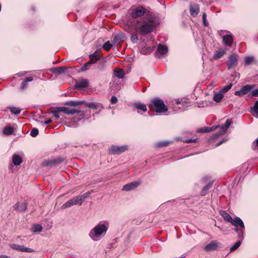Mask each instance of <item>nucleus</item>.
Here are the masks:
<instances>
[{"instance_id":"nucleus-60","label":"nucleus","mask_w":258,"mask_h":258,"mask_svg":"<svg viewBox=\"0 0 258 258\" xmlns=\"http://www.w3.org/2000/svg\"><path fill=\"white\" fill-rule=\"evenodd\" d=\"M258 147V138H257L252 144V148L254 150L255 147Z\"/></svg>"},{"instance_id":"nucleus-34","label":"nucleus","mask_w":258,"mask_h":258,"mask_svg":"<svg viewBox=\"0 0 258 258\" xmlns=\"http://www.w3.org/2000/svg\"><path fill=\"white\" fill-rule=\"evenodd\" d=\"M134 107L137 109L141 110L144 112L147 111V107L145 104L136 103L134 104Z\"/></svg>"},{"instance_id":"nucleus-45","label":"nucleus","mask_w":258,"mask_h":258,"mask_svg":"<svg viewBox=\"0 0 258 258\" xmlns=\"http://www.w3.org/2000/svg\"><path fill=\"white\" fill-rule=\"evenodd\" d=\"M169 141L159 142L156 144V146L158 147H166L169 144Z\"/></svg>"},{"instance_id":"nucleus-3","label":"nucleus","mask_w":258,"mask_h":258,"mask_svg":"<svg viewBox=\"0 0 258 258\" xmlns=\"http://www.w3.org/2000/svg\"><path fill=\"white\" fill-rule=\"evenodd\" d=\"M148 107L150 110L158 113H165L168 111V107L165 105L164 101L158 97L153 98Z\"/></svg>"},{"instance_id":"nucleus-27","label":"nucleus","mask_w":258,"mask_h":258,"mask_svg":"<svg viewBox=\"0 0 258 258\" xmlns=\"http://www.w3.org/2000/svg\"><path fill=\"white\" fill-rule=\"evenodd\" d=\"M99 52V50L97 49L93 53L89 55V58L91 60H94L95 62L98 60H100L101 56L98 54Z\"/></svg>"},{"instance_id":"nucleus-2","label":"nucleus","mask_w":258,"mask_h":258,"mask_svg":"<svg viewBox=\"0 0 258 258\" xmlns=\"http://www.w3.org/2000/svg\"><path fill=\"white\" fill-rule=\"evenodd\" d=\"M108 227L109 224L107 222H100L91 229L89 236L94 241L99 240L105 235Z\"/></svg>"},{"instance_id":"nucleus-13","label":"nucleus","mask_w":258,"mask_h":258,"mask_svg":"<svg viewBox=\"0 0 258 258\" xmlns=\"http://www.w3.org/2000/svg\"><path fill=\"white\" fill-rule=\"evenodd\" d=\"M59 107V110L61 111V112H62L64 114L67 115H73L75 113H79L81 112V110L76 109H70V108L66 107Z\"/></svg>"},{"instance_id":"nucleus-40","label":"nucleus","mask_w":258,"mask_h":258,"mask_svg":"<svg viewBox=\"0 0 258 258\" xmlns=\"http://www.w3.org/2000/svg\"><path fill=\"white\" fill-rule=\"evenodd\" d=\"M42 227L37 224H35L33 225V232H40L42 231Z\"/></svg>"},{"instance_id":"nucleus-51","label":"nucleus","mask_w":258,"mask_h":258,"mask_svg":"<svg viewBox=\"0 0 258 258\" xmlns=\"http://www.w3.org/2000/svg\"><path fill=\"white\" fill-rule=\"evenodd\" d=\"M248 97H258V88L253 90L248 95Z\"/></svg>"},{"instance_id":"nucleus-54","label":"nucleus","mask_w":258,"mask_h":258,"mask_svg":"<svg viewBox=\"0 0 258 258\" xmlns=\"http://www.w3.org/2000/svg\"><path fill=\"white\" fill-rule=\"evenodd\" d=\"M37 121L43 125L44 124H47L50 123L51 122H52V120L51 119H48L47 120H45L44 121H40V120H37Z\"/></svg>"},{"instance_id":"nucleus-49","label":"nucleus","mask_w":258,"mask_h":258,"mask_svg":"<svg viewBox=\"0 0 258 258\" xmlns=\"http://www.w3.org/2000/svg\"><path fill=\"white\" fill-rule=\"evenodd\" d=\"M138 36L136 33H134L131 37V40L133 43H136L138 41Z\"/></svg>"},{"instance_id":"nucleus-5","label":"nucleus","mask_w":258,"mask_h":258,"mask_svg":"<svg viewBox=\"0 0 258 258\" xmlns=\"http://www.w3.org/2000/svg\"><path fill=\"white\" fill-rule=\"evenodd\" d=\"M128 146L127 145L115 146L112 145L109 149L108 153L109 154L119 155L125 151L127 150Z\"/></svg>"},{"instance_id":"nucleus-14","label":"nucleus","mask_w":258,"mask_h":258,"mask_svg":"<svg viewBox=\"0 0 258 258\" xmlns=\"http://www.w3.org/2000/svg\"><path fill=\"white\" fill-rule=\"evenodd\" d=\"M27 203L26 202L20 203L18 202L14 206V208L15 210H17L19 212H24L27 208Z\"/></svg>"},{"instance_id":"nucleus-39","label":"nucleus","mask_w":258,"mask_h":258,"mask_svg":"<svg viewBox=\"0 0 258 258\" xmlns=\"http://www.w3.org/2000/svg\"><path fill=\"white\" fill-rule=\"evenodd\" d=\"M254 57L252 56H247L245 57L244 64L248 66L253 61Z\"/></svg>"},{"instance_id":"nucleus-20","label":"nucleus","mask_w":258,"mask_h":258,"mask_svg":"<svg viewBox=\"0 0 258 258\" xmlns=\"http://www.w3.org/2000/svg\"><path fill=\"white\" fill-rule=\"evenodd\" d=\"M213 184V182L212 181L210 182L207 185H206L205 186H204L200 192L201 196H206L208 194V190H209V189L212 187Z\"/></svg>"},{"instance_id":"nucleus-62","label":"nucleus","mask_w":258,"mask_h":258,"mask_svg":"<svg viewBox=\"0 0 258 258\" xmlns=\"http://www.w3.org/2000/svg\"><path fill=\"white\" fill-rule=\"evenodd\" d=\"M219 127H220V125H214V126H213L212 127H209V128H210V132L215 131L216 129H217Z\"/></svg>"},{"instance_id":"nucleus-52","label":"nucleus","mask_w":258,"mask_h":258,"mask_svg":"<svg viewBox=\"0 0 258 258\" xmlns=\"http://www.w3.org/2000/svg\"><path fill=\"white\" fill-rule=\"evenodd\" d=\"M202 18H203V20L204 26L205 27L208 26L209 25V23L208 22L207 19H206L207 15H206V13H204L203 14Z\"/></svg>"},{"instance_id":"nucleus-18","label":"nucleus","mask_w":258,"mask_h":258,"mask_svg":"<svg viewBox=\"0 0 258 258\" xmlns=\"http://www.w3.org/2000/svg\"><path fill=\"white\" fill-rule=\"evenodd\" d=\"M85 103V101H68L63 103V105L71 106H80Z\"/></svg>"},{"instance_id":"nucleus-35","label":"nucleus","mask_w":258,"mask_h":258,"mask_svg":"<svg viewBox=\"0 0 258 258\" xmlns=\"http://www.w3.org/2000/svg\"><path fill=\"white\" fill-rule=\"evenodd\" d=\"M33 80V78L31 77H28L25 79V80L22 82L21 85V89H24L27 87V84L29 82H31Z\"/></svg>"},{"instance_id":"nucleus-28","label":"nucleus","mask_w":258,"mask_h":258,"mask_svg":"<svg viewBox=\"0 0 258 258\" xmlns=\"http://www.w3.org/2000/svg\"><path fill=\"white\" fill-rule=\"evenodd\" d=\"M84 104L86 107L94 109H97L101 106L100 103H96L94 102L87 103L86 101Z\"/></svg>"},{"instance_id":"nucleus-1","label":"nucleus","mask_w":258,"mask_h":258,"mask_svg":"<svg viewBox=\"0 0 258 258\" xmlns=\"http://www.w3.org/2000/svg\"><path fill=\"white\" fill-rule=\"evenodd\" d=\"M136 30H138L142 35H145L152 32L158 25V19L154 14L148 11L146 16L140 21L134 20Z\"/></svg>"},{"instance_id":"nucleus-33","label":"nucleus","mask_w":258,"mask_h":258,"mask_svg":"<svg viewBox=\"0 0 258 258\" xmlns=\"http://www.w3.org/2000/svg\"><path fill=\"white\" fill-rule=\"evenodd\" d=\"M93 192V190H91V191H89L88 192H85V194H84L83 195H80V196H78V198L81 199V204H82V202L85 200H86V199H87L89 197V196H90V195Z\"/></svg>"},{"instance_id":"nucleus-64","label":"nucleus","mask_w":258,"mask_h":258,"mask_svg":"<svg viewBox=\"0 0 258 258\" xmlns=\"http://www.w3.org/2000/svg\"><path fill=\"white\" fill-rule=\"evenodd\" d=\"M0 258H11V257H10V256L7 255L0 254Z\"/></svg>"},{"instance_id":"nucleus-53","label":"nucleus","mask_w":258,"mask_h":258,"mask_svg":"<svg viewBox=\"0 0 258 258\" xmlns=\"http://www.w3.org/2000/svg\"><path fill=\"white\" fill-rule=\"evenodd\" d=\"M97 69L100 71H103L105 69V66L104 62H99Z\"/></svg>"},{"instance_id":"nucleus-42","label":"nucleus","mask_w":258,"mask_h":258,"mask_svg":"<svg viewBox=\"0 0 258 258\" xmlns=\"http://www.w3.org/2000/svg\"><path fill=\"white\" fill-rule=\"evenodd\" d=\"M241 244V240L237 241L231 247L230 249V252H232L236 250L240 246Z\"/></svg>"},{"instance_id":"nucleus-47","label":"nucleus","mask_w":258,"mask_h":258,"mask_svg":"<svg viewBox=\"0 0 258 258\" xmlns=\"http://www.w3.org/2000/svg\"><path fill=\"white\" fill-rule=\"evenodd\" d=\"M232 123V120L231 119H227L226 121V122L224 124H222L221 125L223 126L226 129L228 130V128L229 127Z\"/></svg>"},{"instance_id":"nucleus-43","label":"nucleus","mask_w":258,"mask_h":258,"mask_svg":"<svg viewBox=\"0 0 258 258\" xmlns=\"http://www.w3.org/2000/svg\"><path fill=\"white\" fill-rule=\"evenodd\" d=\"M232 84L230 83L224 86L220 91L224 95V93L227 92L232 87Z\"/></svg>"},{"instance_id":"nucleus-56","label":"nucleus","mask_w":258,"mask_h":258,"mask_svg":"<svg viewBox=\"0 0 258 258\" xmlns=\"http://www.w3.org/2000/svg\"><path fill=\"white\" fill-rule=\"evenodd\" d=\"M244 229H241V230L238 233V237L240 239L239 240H242L243 239V236H244Z\"/></svg>"},{"instance_id":"nucleus-50","label":"nucleus","mask_w":258,"mask_h":258,"mask_svg":"<svg viewBox=\"0 0 258 258\" xmlns=\"http://www.w3.org/2000/svg\"><path fill=\"white\" fill-rule=\"evenodd\" d=\"M198 132L201 133H209V132H210V130L209 127L205 126V127L200 128Z\"/></svg>"},{"instance_id":"nucleus-36","label":"nucleus","mask_w":258,"mask_h":258,"mask_svg":"<svg viewBox=\"0 0 258 258\" xmlns=\"http://www.w3.org/2000/svg\"><path fill=\"white\" fill-rule=\"evenodd\" d=\"M10 247L13 249L23 252L24 246L16 244H11L10 245Z\"/></svg>"},{"instance_id":"nucleus-57","label":"nucleus","mask_w":258,"mask_h":258,"mask_svg":"<svg viewBox=\"0 0 258 258\" xmlns=\"http://www.w3.org/2000/svg\"><path fill=\"white\" fill-rule=\"evenodd\" d=\"M117 102H118V99L116 96H113L111 97V99H110V102L111 104H115L117 103Z\"/></svg>"},{"instance_id":"nucleus-12","label":"nucleus","mask_w":258,"mask_h":258,"mask_svg":"<svg viewBox=\"0 0 258 258\" xmlns=\"http://www.w3.org/2000/svg\"><path fill=\"white\" fill-rule=\"evenodd\" d=\"M200 12V6L197 4L190 3L189 13L192 17H196Z\"/></svg>"},{"instance_id":"nucleus-29","label":"nucleus","mask_w":258,"mask_h":258,"mask_svg":"<svg viewBox=\"0 0 258 258\" xmlns=\"http://www.w3.org/2000/svg\"><path fill=\"white\" fill-rule=\"evenodd\" d=\"M124 35L123 33L117 34L113 37V42L114 44H117L122 41Z\"/></svg>"},{"instance_id":"nucleus-46","label":"nucleus","mask_w":258,"mask_h":258,"mask_svg":"<svg viewBox=\"0 0 258 258\" xmlns=\"http://www.w3.org/2000/svg\"><path fill=\"white\" fill-rule=\"evenodd\" d=\"M251 111L258 114V100L255 102L253 106L251 107Z\"/></svg>"},{"instance_id":"nucleus-61","label":"nucleus","mask_w":258,"mask_h":258,"mask_svg":"<svg viewBox=\"0 0 258 258\" xmlns=\"http://www.w3.org/2000/svg\"><path fill=\"white\" fill-rule=\"evenodd\" d=\"M221 135H220V133L218 132V133H215L214 134L212 137H211V139L212 140H215V139H216L217 138H219L220 136H221Z\"/></svg>"},{"instance_id":"nucleus-48","label":"nucleus","mask_w":258,"mask_h":258,"mask_svg":"<svg viewBox=\"0 0 258 258\" xmlns=\"http://www.w3.org/2000/svg\"><path fill=\"white\" fill-rule=\"evenodd\" d=\"M38 133H39L38 130L37 128L34 127L32 129V130L31 131L30 135L32 137H35L38 135Z\"/></svg>"},{"instance_id":"nucleus-55","label":"nucleus","mask_w":258,"mask_h":258,"mask_svg":"<svg viewBox=\"0 0 258 258\" xmlns=\"http://www.w3.org/2000/svg\"><path fill=\"white\" fill-rule=\"evenodd\" d=\"M220 131L219 132V133H220V135H221V136L224 135L227 131V129H226L225 128H224L223 126L222 125H220Z\"/></svg>"},{"instance_id":"nucleus-9","label":"nucleus","mask_w":258,"mask_h":258,"mask_svg":"<svg viewBox=\"0 0 258 258\" xmlns=\"http://www.w3.org/2000/svg\"><path fill=\"white\" fill-rule=\"evenodd\" d=\"M81 199L78 198V196H76L70 200H69L68 202L65 203L63 204L62 206V208L63 209H66L71 207V206H73L74 205H81Z\"/></svg>"},{"instance_id":"nucleus-58","label":"nucleus","mask_w":258,"mask_h":258,"mask_svg":"<svg viewBox=\"0 0 258 258\" xmlns=\"http://www.w3.org/2000/svg\"><path fill=\"white\" fill-rule=\"evenodd\" d=\"M198 141V139H186L183 141V142L186 143H196Z\"/></svg>"},{"instance_id":"nucleus-44","label":"nucleus","mask_w":258,"mask_h":258,"mask_svg":"<svg viewBox=\"0 0 258 258\" xmlns=\"http://www.w3.org/2000/svg\"><path fill=\"white\" fill-rule=\"evenodd\" d=\"M112 47V45L109 41H106L102 46V48L106 51H109Z\"/></svg>"},{"instance_id":"nucleus-24","label":"nucleus","mask_w":258,"mask_h":258,"mask_svg":"<svg viewBox=\"0 0 258 258\" xmlns=\"http://www.w3.org/2000/svg\"><path fill=\"white\" fill-rule=\"evenodd\" d=\"M223 97L224 95L219 91L218 92L215 93L213 99L215 102L219 103L222 101Z\"/></svg>"},{"instance_id":"nucleus-7","label":"nucleus","mask_w":258,"mask_h":258,"mask_svg":"<svg viewBox=\"0 0 258 258\" xmlns=\"http://www.w3.org/2000/svg\"><path fill=\"white\" fill-rule=\"evenodd\" d=\"M238 55L236 54H232L228 57L227 62V69L230 70L232 68L236 67L238 64Z\"/></svg>"},{"instance_id":"nucleus-30","label":"nucleus","mask_w":258,"mask_h":258,"mask_svg":"<svg viewBox=\"0 0 258 258\" xmlns=\"http://www.w3.org/2000/svg\"><path fill=\"white\" fill-rule=\"evenodd\" d=\"M14 128L12 126L5 127L3 128V134L5 135L10 136L13 134Z\"/></svg>"},{"instance_id":"nucleus-11","label":"nucleus","mask_w":258,"mask_h":258,"mask_svg":"<svg viewBox=\"0 0 258 258\" xmlns=\"http://www.w3.org/2000/svg\"><path fill=\"white\" fill-rule=\"evenodd\" d=\"M207 251L219 250L218 243L216 241H212L209 244H207L204 248Z\"/></svg>"},{"instance_id":"nucleus-25","label":"nucleus","mask_w":258,"mask_h":258,"mask_svg":"<svg viewBox=\"0 0 258 258\" xmlns=\"http://www.w3.org/2000/svg\"><path fill=\"white\" fill-rule=\"evenodd\" d=\"M134 20L128 22L127 25L124 27L125 31H127L128 33H131L133 32V30L135 29V23H133Z\"/></svg>"},{"instance_id":"nucleus-41","label":"nucleus","mask_w":258,"mask_h":258,"mask_svg":"<svg viewBox=\"0 0 258 258\" xmlns=\"http://www.w3.org/2000/svg\"><path fill=\"white\" fill-rule=\"evenodd\" d=\"M60 107H57L54 108L53 110L52 111V113L54 115L55 118L58 119L60 117L59 113L61 112V111L59 110Z\"/></svg>"},{"instance_id":"nucleus-31","label":"nucleus","mask_w":258,"mask_h":258,"mask_svg":"<svg viewBox=\"0 0 258 258\" xmlns=\"http://www.w3.org/2000/svg\"><path fill=\"white\" fill-rule=\"evenodd\" d=\"M220 214L225 221L230 223L232 218L228 213L225 211H221Z\"/></svg>"},{"instance_id":"nucleus-63","label":"nucleus","mask_w":258,"mask_h":258,"mask_svg":"<svg viewBox=\"0 0 258 258\" xmlns=\"http://www.w3.org/2000/svg\"><path fill=\"white\" fill-rule=\"evenodd\" d=\"M226 141V140L225 139H223L222 141H220L219 142L217 143L216 144V146L217 147L219 145H220L221 144H222L223 142H224L225 141Z\"/></svg>"},{"instance_id":"nucleus-38","label":"nucleus","mask_w":258,"mask_h":258,"mask_svg":"<svg viewBox=\"0 0 258 258\" xmlns=\"http://www.w3.org/2000/svg\"><path fill=\"white\" fill-rule=\"evenodd\" d=\"M115 76L119 79H122L124 76V72L122 69L114 71Z\"/></svg>"},{"instance_id":"nucleus-19","label":"nucleus","mask_w":258,"mask_h":258,"mask_svg":"<svg viewBox=\"0 0 258 258\" xmlns=\"http://www.w3.org/2000/svg\"><path fill=\"white\" fill-rule=\"evenodd\" d=\"M226 53V51L223 49H221L218 51H216L214 52L212 58H211V60H217L221 58Z\"/></svg>"},{"instance_id":"nucleus-23","label":"nucleus","mask_w":258,"mask_h":258,"mask_svg":"<svg viewBox=\"0 0 258 258\" xmlns=\"http://www.w3.org/2000/svg\"><path fill=\"white\" fill-rule=\"evenodd\" d=\"M67 68L65 67H56L51 69V71L54 74L59 75L62 74L67 70Z\"/></svg>"},{"instance_id":"nucleus-6","label":"nucleus","mask_w":258,"mask_h":258,"mask_svg":"<svg viewBox=\"0 0 258 258\" xmlns=\"http://www.w3.org/2000/svg\"><path fill=\"white\" fill-rule=\"evenodd\" d=\"M63 161L61 157H57L51 160H44L42 163L43 167H52L60 164Z\"/></svg>"},{"instance_id":"nucleus-22","label":"nucleus","mask_w":258,"mask_h":258,"mask_svg":"<svg viewBox=\"0 0 258 258\" xmlns=\"http://www.w3.org/2000/svg\"><path fill=\"white\" fill-rule=\"evenodd\" d=\"M12 161L13 164L15 166L20 165L22 162V158L18 154H15L12 157Z\"/></svg>"},{"instance_id":"nucleus-32","label":"nucleus","mask_w":258,"mask_h":258,"mask_svg":"<svg viewBox=\"0 0 258 258\" xmlns=\"http://www.w3.org/2000/svg\"><path fill=\"white\" fill-rule=\"evenodd\" d=\"M12 114L18 115L21 112V109L20 108L16 107L14 106H10L8 107Z\"/></svg>"},{"instance_id":"nucleus-17","label":"nucleus","mask_w":258,"mask_h":258,"mask_svg":"<svg viewBox=\"0 0 258 258\" xmlns=\"http://www.w3.org/2000/svg\"><path fill=\"white\" fill-rule=\"evenodd\" d=\"M89 85V82L87 79H82L79 83H77L74 86V88L76 89H82L88 87Z\"/></svg>"},{"instance_id":"nucleus-10","label":"nucleus","mask_w":258,"mask_h":258,"mask_svg":"<svg viewBox=\"0 0 258 258\" xmlns=\"http://www.w3.org/2000/svg\"><path fill=\"white\" fill-rule=\"evenodd\" d=\"M141 184V182L139 181H134L130 183L125 184L122 188V190L123 191H130L133 190L137 187H138L140 184Z\"/></svg>"},{"instance_id":"nucleus-15","label":"nucleus","mask_w":258,"mask_h":258,"mask_svg":"<svg viewBox=\"0 0 258 258\" xmlns=\"http://www.w3.org/2000/svg\"><path fill=\"white\" fill-rule=\"evenodd\" d=\"M222 42L225 46H231L233 42V35L230 34L223 36Z\"/></svg>"},{"instance_id":"nucleus-4","label":"nucleus","mask_w":258,"mask_h":258,"mask_svg":"<svg viewBox=\"0 0 258 258\" xmlns=\"http://www.w3.org/2000/svg\"><path fill=\"white\" fill-rule=\"evenodd\" d=\"M148 13L147 10L142 6H138L133 9L130 13V16L134 19H136L139 17L145 15Z\"/></svg>"},{"instance_id":"nucleus-59","label":"nucleus","mask_w":258,"mask_h":258,"mask_svg":"<svg viewBox=\"0 0 258 258\" xmlns=\"http://www.w3.org/2000/svg\"><path fill=\"white\" fill-rule=\"evenodd\" d=\"M34 251V250L32 248L24 247V250L23 252H33Z\"/></svg>"},{"instance_id":"nucleus-8","label":"nucleus","mask_w":258,"mask_h":258,"mask_svg":"<svg viewBox=\"0 0 258 258\" xmlns=\"http://www.w3.org/2000/svg\"><path fill=\"white\" fill-rule=\"evenodd\" d=\"M254 86V85H246L243 86L240 90L235 91L234 94L236 96L241 97L249 93Z\"/></svg>"},{"instance_id":"nucleus-26","label":"nucleus","mask_w":258,"mask_h":258,"mask_svg":"<svg viewBox=\"0 0 258 258\" xmlns=\"http://www.w3.org/2000/svg\"><path fill=\"white\" fill-rule=\"evenodd\" d=\"M154 49V46H144L141 49V52L145 55L150 54Z\"/></svg>"},{"instance_id":"nucleus-16","label":"nucleus","mask_w":258,"mask_h":258,"mask_svg":"<svg viewBox=\"0 0 258 258\" xmlns=\"http://www.w3.org/2000/svg\"><path fill=\"white\" fill-rule=\"evenodd\" d=\"M230 223L235 227H240L241 229H244L245 226L242 220L238 217H235L234 219H232Z\"/></svg>"},{"instance_id":"nucleus-37","label":"nucleus","mask_w":258,"mask_h":258,"mask_svg":"<svg viewBox=\"0 0 258 258\" xmlns=\"http://www.w3.org/2000/svg\"><path fill=\"white\" fill-rule=\"evenodd\" d=\"M95 62V61L94 60L90 59L89 61L86 62L84 66H83L81 68L82 71H86L89 69V67L91 64H93Z\"/></svg>"},{"instance_id":"nucleus-21","label":"nucleus","mask_w":258,"mask_h":258,"mask_svg":"<svg viewBox=\"0 0 258 258\" xmlns=\"http://www.w3.org/2000/svg\"><path fill=\"white\" fill-rule=\"evenodd\" d=\"M157 51L161 55L165 54L168 52V47L166 45L159 44L157 47Z\"/></svg>"}]
</instances>
